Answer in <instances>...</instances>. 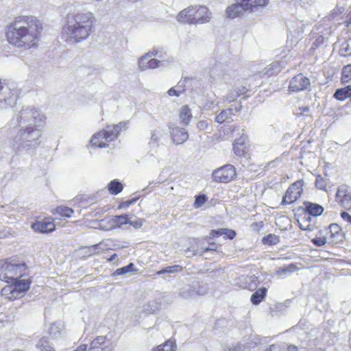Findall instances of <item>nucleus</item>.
<instances>
[{"label": "nucleus", "instance_id": "obj_39", "mask_svg": "<svg viewBox=\"0 0 351 351\" xmlns=\"http://www.w3.org/2000/svg\"><path fill=\"white\" fill-rule=\"evenodd\" d=\"M233 113L232 108H227L223 110L219 114H217L215 119V121L219 123L224 122L226 119H229L230 116Z\"/></svg>", "mask_w": 351, "mask_h": 351}, {"label": "nucleus", "instance_id": "obj_50", "mask_svg": "<svg viewBox=\"0 0 351 351\" xmlns=\"http://www.w3.org/2000/svg\"><path fill=\"white\" fill-rule=\"evenodd\" d=\"M160 62H161L160 60L151 58L149 61V65L147 66V69H156V68L159 67Z\"/></svg>", "mask_w": 351, "mask_h": 351}, {"label": "nucleus", "instance_id": "obj_47", "mask_svg": "<svg viewBox=\"0 0 351 351\" xmlns=\"http://www.w3.org/2000/svg\"><path fill=\"white\" fill-rule=\"evenodd\" d=\"M238 97H239L238 93L236 91L235 89H234L229 91L225 99L228 102H232L235 101Z\"/></svg>", "mask_w": 351, "mask_h": 351}, {"label": "nucleus", "instance_id": "obj_53", "mask_svg": "<svg viewBox=\"0 0 351 351\" xmlns=\"http://www.w3.org/2000/svg\"><path fill=\"white\" fill-rule=\"evenodd\" d=\"M217 247V246L216 243H210L208 247L202 248V252L205 253L208 251H216Z\"/></svg>", "mask_w": 351, "mask_h": 351}, {"label": "nucleus", "instance_id": "obj_40", "mask_svg": "<svg viewBox=\"0 0 351 351\" xmlns=\"http://www.w3.org/2000/svg\"><path fill=\"white\" fill-rule=\"evenodd\" d=\"M262 242L264 245H274L280 242V238L274 234H269L263 238Z\"/></svg>", "mask_w": 351, "mask_h": 351}, {"label": "nucleus", "instance_id": "obj_43", "mask_svg": "<svg viewBox=\"0 0 351 351\" xmlns=\"http://www.w3.org/2000/svg\"><path fill=\"white\" fill-rule=\"evenodd\" d=\"M113 223L117 226H121L124 224H128L129 223V219L127 215H121L114 216L112 219Z\"/></svg>", "mask_w": 351, "mask_h": 351}, {"label": "nucleus", "instance_id": "obj_14", "mask_svg": "<svg viewBox=\"0 0 351 351\" xmlns=\"http://www.w3.org/2000/svg\"><path fill=\"white\" fill-rule=\"evenodd\" d=\"M310 86V80L300 73L290 80L289 89L292 92L306 90Z\"/></svg>", "mask_w": 351, "mask_h": 351}, {"label": "nucleus", "instance_id": "obj_3", "mask_svg": "<svg viewBox=\"0 0 351 351\" xmlns=\"http://www.w3.org/2000/svg\"><path fill=\"white\" fill-rule=\"evenodd\" d=\"M95 21L94 15L90 12L68 14L62 30V38L71 43L85 40L93 32Z\"/></svg>", "mask_w": 351, "mask_h": 351}, {"label": "nucleus", "instance_id": "obj_17", "mask_svg": "<svg viewBox=\"0 0 351 351\" xmlns=\"http://www.w3.org/2000/svg\"><path fill=\"white\" fill-rule=\"evenodd\" d=\"M108 242H110V241H103L97 244L82 247L81 251L83 254V257L87 258L92 255L97 254L101 251L107 250L110 246Z\"/></svg>", "mask_w": 351, "mask_h": 351}, {"label": "nucleus", "instance_id": "obj_13", "mask_svg": "<svg viewBox=\"0 0 351 351\" xmlns=\"http://www.w3.org/2000/svg\"><path fill=\"white\" fill-rule=\"evenodd\" d=\"M302 191L301 181L295 182L287 190L285 195L282 197L281 204L287 205L293 203L300 197Z\"/></svg>", "mask_w": 351, "mask_h": 351}, {"label": "nucleus", "instance_id": "obj_35", "mask_svg": "<svg viewBox=\"0 0 351 351\" xmlns=\"http://www.w3.org/2000/svg\"><path fill=\"white\" fill-rule=\"evenodd\" d=\"M265 351H297V347L292 345L286 347L284 345L272 344L267 348Z\"/></svg>", "mask_w": 351, "mask_h": 351}, {"label": "nucleus", "instance_id": "obj_31", "mask_svg": "<svg viewBox=\"0 0 351 351\" xmlns=\"http://www.w3.org/2000/svg\"><path fill=\"white\" fill-rule=\"evenodd\" d=\"M123 189V184L121 182L117 180L114 179L112 180L108 185V189L110 193L112 195H117L122 191Z\"/></svg>", "mask_w": 351, "mask_h": 351}, {"label": "nucleus", "instance_id": "obj_42", "mask_svg": "<svg viewBox=\"0 0 351 351\" xmlns=\"http://www.w3.org/2000/svg\"><path fill=\"white\" fill-rule=\"evenodd\" d=\"M56 212L61 217H71L72 214L74 213L72 208L64 206H58L56 208Z\"/></svg>", "mask_w": 351, "mask_h": 351}, {"label": "nucleus", "instance_id": "obj_36", "mask_svg": "<svg viewBox=\"0 0 351 351\" xmlns=\"http://www.w3.org/2000/svg\"><path fill=\"white\" fill-rule=\"evenodd\" d=\"M297 269V267L294 264H289V265L281 267L277 270V274L284 278L288 274L294 272Z\"/></svg>", "mask_w": 351, "mask_h": 351}, {"label": "nucleus", "instance_id": "obj_51", "mask_svg": "<svg viewBox=\"0 0 351 351\" xmlns=\"http://www.w3.org/2000/svg\"><path fill=\"white\" fill-rule=\"evenodd\" d=\"M341 217L347 223V226L351 228V215L348 213L343 211L341 212Z\"/></svg>", "mask_w": 351, "mask_h": 351}, {"label": "nucleus", "instance_id": "obj_12", "mask_svg": "<svg viewBox=\"0 0 351 351\" xmlns=\"http://www.w3.org/2000/svg\"><path fill=\"white\" fill-rule=\"evenodd\" d=\"M74 351H87L86 344L81 345ZM88 351H112L110 343L106 341L105 336H99L92 341Z\"/></svg>", "mask_w": 351, "mask_h": 351}, {"label": "nucleus", "instance_id": "obj_11", "mask_svg": "<svg viewBox=\"0 0 351 351\" xmlns=\"http://www.w3.org/2000/svg\"><path fill=\"white\" fill-rule=\"evenodd\" d=\"M328 243L337 245L344 239V233L341 227L336 224H330L328 228L324 229Z\"/></svg>", "mask_w": 351, "mask_h": 351}, {"label": "nucleus", "instance_id": "obj_44", "mask_svg": "<svg viewBox=\"0 0 351 351\" xmlns=\"http://www.w3.org/2000/svg\"><path fill=\"white\" fill-rule=\"evenodd\" d=\"M326 184L327 181L323 177H322V176L319 175L316 177L315 184L317 189L323 190L328 193V191L326 188Z\"/></svg>", "mask_w": 351, "mask_h": 351}, {"label": "nucleus", "instance_id": "obj_7", "mask_svg": "<svg viewBox=\"0 0 351 351\" xmlns=\"http://www.w3.org/2000/svg\"><path fill=\"white\" fill-rule=\"evenodd\" d=\"M29 282L27 280H19L10 283V285L3 287L1 294L10 300H15L21 298L29 288Z\"/></svg>", "mask_w": 351, "mask_h": 351}, {"label": "nucleus", "instance_id": "obj_60", "mask_svg": "<svg viewBox=\"0 0 351 351\" xmlns=\"http://www.w3.org/2000/svg\"><path fill=\"white\" fill-rule=\"evenodd\" d=\"M205 108L206 109H213L214 108V100L211 98L208 99L205 104Z\"/></svg>", "mask_w": 351, "mask_h": 351}, {"label": "nucleus", "instance_id": "obj_5", "mask_svg": "<svg viewBox=\"0 0 351 351\" xmlns=\"http://www.w3.org/2000/svg\"><path fill=\"white\" fill-rule=\"evenodd\" d=\"M127 124L128 122H120L117 125H107L105 130L99 131L92 136L90 139L92 145L100 148L107 147L108 143L115 140L119 132L127 128Z\"/></svg>", "mask_w": 351, "mask_h": 351}, {"label": "nucleus", "instance_id": "obj_23", "mask_svg": "<svg viewBox=\"0 0 351 351\" xmlns=\"http://www.w3.org/2000/svg\"><path fill=\"white\" fill-rule=\"evenodd\" d=\"M249 12H261L269 3V0H245Z\"/></svg>", "mask_w": 351, "mask_h": 351}, {"label": "nucleus", "instance_id": "obj_15", "mask_svg": "<svg viewBox=\"0 0 351 351\" xmlns=\"http://www.w3.org/2000/svg\"><path fill=\"white\" fill-rule=\"evenodd\" d=\"M0 95V109H6L12 107L18 97V90L8 86V90Z\"/></svg>", "mask_w": 351, "mask_h": 351}, {"label": "nucleus", "instance_id": "obj_56", "mask_svg": "<svg viewBox=\"0 0 351 351\" xmlns=\"http://www.w3.org/2000/svg\"><path fill=\"white\" fill-rule=\"evenodd\" d=\"M8 86L6 84H5L3 82L0 80V95L4 93L6 94V91L8 90Z\"/></svg>", "mask_w": 351, "mask_h": 351}, {"label": "nucleus", "instance_id": "obj_8", "mask_svg": "<svg viewBox=\"0 0 351 351\" xmlns=\"http://www.w3.org/2000/svg\"><path fill=\"white\" fill-rule=\"evenodd\" d=\"M236 176L235 167L232 165L227 164L214 170L212 178L216 182L228 183L234 180Z\"/></svg>", "mask_w": 351, "mask_h": 351}, {"label": "nucleus", "instance_id": "obj_62", "mask_svg": "<svg viewBox=\"0 0 351 351\" xmlns=\"http://www.w3.org/2000/svg\"><path fill=\"white\" fill-rule=\"evenodd\" d=\"M299 110H300V114H302V115H308V114L310 111L309 108L307 106L301 107V108H300Z\"/></svg>", "mask_w": 351, "mask_h": 351}, {"label": "nucleus", "instance_id": "obj_29", "mask_svg": "<svg viewBox=\"0 0 351 351\" xmlns=\"http://www.w3.org/2000/svg\"><path fill=\"white\" fill-rule=\"evenodd\" d=\"M182 267L179 265H174L172 266L166 267L160 270L156 271V274L162 276L164 274H173L182 271Z\"/></svg>", "mask_w": 351, "mask_h": 351}, {"label": "nucleus", "instance_id": "obj_61", "mask_svg": "<svg viewBox=\"0 0 351 351\" xmlns=\"http://www.w3.org/2000/svg\"><path fill=\"white\" fill-rule=\"evenodd\" d=\"M180 93V91H178V90H176L174 88H171L168 90V94L170 96H179Z\"/></svg>", "mask_w": 351, "mask_h": 351}, {"label": "nucleus", "instance_id": "obj_46", "mask_svg": "<svg viewBox=\"0 0 351 351\" xmlns=\"http://www.w3.org/2000/svg\"><path fill=\"white\" fill-rule=\"evenodd\" d=\"M207 200L206 195L204 194L199 195L197 197H196L195 202H194V207L196 208H198L201 207Z\"/></svg>", "mask_w": 351, "mask_h": 351}, {"label": "nucleus", "instance_id": "obj_24", "mask_svg": "<svg viewBox=\"0 0 351 351\" xmlns=\"http://www.w3.org/2000/svg\"><path fill=\"white\" fill-rule=\"evenodd\" d=\"M304 205L305 206V212L314 217L321 215L324 210L321 205L316 203L305 202Z\"/></svg>", "mask_w": 351, "mask_h": 351}, {"label": "nucleus", "instance_id": "obj_38", "mask_svg": "<svg viewBox=\"0 0 351 351\" xmlns=\"http://www.w3.org/2000/svg\"><path fill=\"white\" fill-rule=\"evenodd\" d=\"M63 329V325L60 322H54L51 324L49 331V334L53 337H58L61 335Z\"/></svg>", "mask_w": 351, "mask_h": 351}, {"label": "nucleus", "instance_id": "obj_9", "mask_svg": "<svg viewBox=\"0 0 351 351\" xmlns=\"http://www.w3.org/2000/svg\"><path fill=\"white\" fill-rule=\"evenodd\" d=\"M207 292L205 287L197 280H194L190 284L185 285L180 289L179 295L184 299H190L195 295H203Z\"/></svg>", "mask_w": 351, "mask_h": 351}, {"label": "nucleus", "instance_id": "obj_57", "mask_svg": "<svg viewBox=\"0 0 351 351\" xmlns=\"http://www.w3.org/2000/svg\"><path fill=\"white\" fill-rule=\"evenodd\" d=\"M208 125L207 121L203 120L199 121L197 124V128L201 130L206 129Z\"/></svg>", "mask_w": 351, "mask_h": 351}, {"label": "nucleus", "instance_id": "obj_45", "mask_svg": "<svg viewBox=\"0 0 351 351\" xmlns=\"http://www.w3.org/2000/svg\"><path fill=\"white\" fill-rule=\"evenodd\" d=\"M162 134L160 132L156 130H153L151 132V138L149 144L151 145L158 147L159 145V142L160 140Z\"/></svg>", "mask_w": 351, "mask_h": 351}, {"label": "nucleus", "instance_id": "obj_19", "mask_svg": "<svg viewBox=\"0 0 351 351\" xmlns=\"http://www.w3.org/2000/svg\"><path fill=\"white\" fill-rule=\"evenodd\" d=\"M202 248L204 247L201 245V241L198 239H193L190 241V246L184 250V254L189 258L197 254L202 256L204 254Z\"/></svg>", "mask_w": 351, "mask_h": 351}, {"label": "nucleus", "instance_id": "obj_52", "mask_svg": "<svg viewBox=\"0 0 351 351\" xmlns=\"http://www.w3.org/2000/svg\"><path fill=\"white\" fill-rule=\"evenodd\" d=\"M223 235H224V237L226 238H228L230 239H232L236 235L235 232L232 230L223 228Z\"/></svg>", "mask_w": 351, "mask_h": 351}, {"label": "nucleus", "instance_id": "obj_1", "mask_svg": "<svg viewBox=\"0 0 351 351\" xmlns=\"http://www.w3.org/2000/svg\"><path fill=\"white\" fill-rule=\"evenodd\" d=\"M17 123L13 134H10V143L17 155L34 151L41 143V129L45 125L46 117L39 110L23 106L16 114Z\"/></svg>", "mask_w": 351, "mask_h": 351}, {"label": "nucleus", "instance_id": "obj_28", "mask_svg": "<svg viewBox=\"0 0 351 351\" xmlns=\"http://www.w3.org/2000/svg\"><path fill=\"white\" fill-rule=\"evenodd\" d=\"M267 289L265 287L258 289L251 296V302L253 304H258L265 297Z\"/></svg>", "mask_w": 351, "mask_h": 351}, {"label": "nucleus", "instance_id": "obj_26", "mask_svg": "<svg viewBox=\"0 0 351 351\" xmlns=\"http://www.w3.org/2000/svg\"><path fill=\"white\" fill-rule=\"evenodd\" d=\"M153 56H158V51L154 49L152 51H149L145 56H143L138 60V67L141 71L147 69L149 65V61Z\"/></svg>", "mask_w": 351, "mask_h": 351}, {"label": "nucleus", "instance_id": "obj_10", "mask_svg": "<svg viewBox=\"0 0 351 351\" xmlns=\"http://www.w3.org/2000/svg\"><path fill=\"white\" fill-rule=\"evenodd\" d=\"M335 200L345 209H351V189L346 184H342L337 189Z\"/></svg>", "mask_w": 351, "mask_h": 351}, {"label": "nucleus", "instance_id": "obj_25", "mask_svg": "<svg viewBox=\"0 0 351 351\" xmlns=\"http://www.w3.org/2000/svg\"><path fill=\"white\" fill-rule=\"evenodd\" d=\"M283 66L280 62H274L265 67L262 71L259 72L261 75L271 76L279 73Z\"/></svg>", "mask_w": 351, "mask_h": 351}, {"label": "nucleus", "instance_id": "obj_41", "mask_svg": "<svg viewBox=\"0 0 351 351\" xmlns=\"http://www.w3.org/2000/svg\"><path fill=\"white\" fill-rule=\"evenodd\" d=\"M339 53L343 56L351 55V38L342 43L339 49Z\"/></svg>", "mask_w": 351, "mask_h": 351}, {"label": "nucleus", "instance_id": "obj_48", "mask_svg": "<svg viewBox=\"0 0 351 351\" xmlns=\"http://www.w3.org/2000/svg\"><path fill=\"white\" fill-rule=\"evenodd\" d=\"M351 77V65H348L343 69L342 80L348 81Z\"/></svg>", "mask_w": 351, "mask_h": 351}, {"label": "nucleus", "instance_id": "obj_34", "mask_svg": "<svg viewBox=\"0 0 351 351\" xmlns=\"http://www.w3.org/2000/svg\"><path fill=\"white\" fill-rule=\"evenodd\" d=\"M192 117L191 110L188 106H183L180 111V118L182 122L186 125L189 123L190 119Z\"/></svg>", "mask_w": 351, "mask_h": 351}, {"label": "nucleus", "instance_id": "obj_2", "mask_svg": "<svg viewBox=\"0 0 351 351\" xmlns=\"http://www.w3.org/2000/svg\"><path fill=\"white\" fill-rule=\"evenodd\" d=\"M43 29L42 21L33 15L16 16L5 29L8 42L20 49H28L38 45Z\"/></svg>", "mask_w": 351, "mask_h": 351}, {"label": "nucleus", "instance_id": "obj_27", "mask_svg": "<svg viewBox=\"0 0 351 351\" xmlns=\"http://www.w3.org/2000/svg\"><path fill=\"white\" fill-rule=\"evenodd\" d=\"M351 97V85L336 90L334 97L339 101H343Z\"/></svg>", "mask_w": 351, "mask_h": 351}, {"label": "nucleus", "instance_id": "obj_4", "mask_svg": "<svg viewBox=\"0 0 351 351\" xmlns=\"http://www.w3.org/2000/svg\"><path fill=\"white\" fill-rule=\"evenodd\" d=\"M213 16L208 7L202 5H193L180 11L176 20L188 25H202L210 21Z\"/></svg>", "mask_w": 351, "mask_h": 351}, {"label": "nucleus", "instance_id": "obj_58", "mask_svg": "<svg viewBox=\"0 0 351 351\" xmlns=\"http://www.w3.org/2000/svg\"><path fill=\"white\" fill-rule=\"evenodd\" d=\"M228 351H243V346L241 344H237L228 349Z\"/></svg>", "mask_w": 351, "mask_h": 351}, {"label": "nucleus", "instance_id": "obj_18", "mask_svg": "<svg viewBox=\"0 0 351 351\" xmlns=\"http://www.w3.org/2000/svg\"><path fill=\"white\" fill-rule=\"evenodd\" d=\"M210 77L214 80H220L226 84H228L232 79L230 71L221 69V66L217 64L210 71Z\"/></svg>", "mask_w": 351, "mask_h": 351}, {"label": "nucleus", "instance_id": "obj_22", "mask_svg": "<svg viewBox=\"0 0 351 351\" xmlns=\"http://www.w3.org/2000/svg\"><path fill=\"white\" fill-rule=\"evenodd\" d=\"M32 228L36 231L41 233L52 232L55 229V225L50 221L43 220L34 223Z\"/></svg>", "mask_w": 351, "mask_h": 351}, {"label": "nucleus", "instance_id": "obj_63", "mask_svg": "<svg viewBox=\"0 0 351 351\" xmlns=\"http://www.w3.org/2000/svg\"><path fill=\"white\" fill-rule=\"evenodd\" d=\"M300 1H301L302 6H304V7L309 6L315 2V0H300Z\"/></svg>", "mask_w": 351, "mask_h": 351}, {"label": "nucleus", "instance_id": "obj_59", "mask_svg": "<svg viewBox=\"0 0 351 351\" xmlns=\"http://www.w3.org/2000/svg\"><path fill=\"white\" fill-rule=\"evenodd\" d=\"M129 224L134 226L135 228H139L142 226V221L141 220H136L135 221H130L129 220Z\"/></svg>", "mask_w": 351, "mask_h": 351}, {"label": "nucleus", "instance_id": "obj_6", "mask_svg": "<svg viewBox=\"0 0 351 351\" xmlns=\"http://www.w3.org/2000/svg\"><path fill=\"white\" fill-rule=\"evenodd\" d=\"M25 267V264L5 263L1 268L0 280L8 284L16 282L19 277L23 276Z\"/></svg>", "mask_w": 351, "mask_h": 351}, {"label": "nucleus", "instance_id": "obj_33", "mask_svg": "<svg viewBox=\"0 0 351 351\" xmlns=\"http://www.w3.org/2000/svg\"><path fill=\"white\" fill-rule=\"evenodd\" d=\"M311 242L317 247H321L326 243H328L324 230H319L316 237L311 240Z\"/></svg>", "mask_w": 351, "mask_h": 351}, {"label": "nucleus", "instance_id": "obj_49", "mask_svg": "<svg viewBox=\"0 0 351 351\" xmlns=\"http://www.w3.org/2000/svg\"><path fill=\"white\" fill-rule=\"evenodd\" d=\"M138 199V197H133L131 199L123 202L119 204V208H128L130 206L136 202Z\"/></svg>", "mask_w": 351, "mask_h": 351}, {"label": "nucleus", "instance_id": "obj_16", "mask_svg": "<svg viewBox=\"0 0 351 351\" xmlns=\"http://www.w3.org/2000/svg\"><path fill=\"white\" fill-rule=\"evenodd\" d=\"M235 1L226 8V14L229 18L233 19L243 14L247 11L249 12L245 0H235Z\"/></svg>", "mask_w": 351, "mask_h": 351}, {"label": "nucleus", "instance_id": "obj_55", "mask_svg": "<svg viewBox=\"0 0 351 351\" xmlns=\"http://www.w3.org/2000/svg\"><path fill=\"white\" fill-rule=\"evenodd\" d=\"M235 90L240 96L244 95L246 92H247L249 90V88H247L246 86H241L240 87L236 88Z\"/></svg>", "mask_w": 351, "mask_h": 351}, {"label": "nucleus", "instance_id": "obj_21", "mask_svg": "<svg viewBox=\"0 0 351 351\" xmlns=\"http://www.w3.org/2000/svg\"><path fill=\"white\" fill-rule=\"evenodd\" d=\"M171 134L173 142L178 145L183 143L189 138V134L185 130L178 127L172 128Z\"/></svg>", "mask_w": 351, "mask_h": 351}, {"label": "nucleus", "instance_id": "obj_32", "mask_svg": "<svg viewBox=\"0 0 351 351\" xmlns=\"http://www.w3.org/2000/svg\"><path fill=\"white\" fill-rule=\"evenodd\" d=\"M176 344L173 340L169 339L165 343L154 348L152 351H176Z\"/></svg>", "mask_w": 351, "mask_h": 351}, {"label": "nucleus", "instance_id": "obj_30", "mask_svg": "<svg viewBox=\"0 0 351 351\" xmlns=\"http://www.w3.org/2000/svg\"><path fill=\"white\" fill-rule=\"evenodd\" d=\"M138 269L135 267L134 264L130 263L125 267H122L116 269L112 274V276H121L128 273H136Z\"/></svg>", "mask_w": 351, "mask_h": 351}, {"label": "nucleus", "instance_id": "obj_20", "mask_svg": "<svg viewBox=\"0 0 351 351\" xmlns=\"http://www.w3.org/2000/svg\"><path fill=\"white\" fill-rule=\"evenodd\" d=\"M247 136L243 134L239 138L235 140L233 144V150L238 156L245 157L247 153V147L246 145Z\"/></svg>", "mask_w": 351, "mask_h": 351}, {"label": "nucleus", "instance_id": "obj_64", "mask_svg": "<svg viewBox=\"0 0 351 351\" xmlns=\"http://www.w3.org/2000/svg\"><path fill=\"white\" fill-rule=\"evenodd\" d=\"M116 258H117V254H112L110 258L108 259L109 261H113Z\"/></svg>", "mask_w": 351, "mask_h": 351}, {"label": "nucleus", "instance_id": "obj_37", "mask_svg": "<svg viewBox=\"0 0 351 351\" xmlns=\"http://www.w3.org/2000/svg\"><path fill=\"white\" fill-rule=\"evenodd\" d=\"M36 347L40 351H55L53 347L45 337L40 339L36 343Z\"/></svg>", "mask_w": 351, "mask_h": 351}, {"label": "nucleus", "instance_id": "obj_54", "mask_svg": "<svg viewBox=\"0 0 351 351\" xmlns=\"http://www.w3.org/2000/svg\"><path fill=\"white\" fill-rule=\"evenodd\" d=\"M223 228L218 229V230H212L210 231V235L212 237H217L223 235Z\"/></svg>", "mask_w": 351, "mask_h": 351}]
</instances>
